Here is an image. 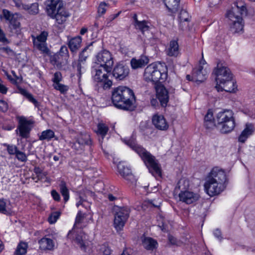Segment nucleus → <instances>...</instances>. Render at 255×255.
Segmentation results:
<instances>
[{
    "label": "nucleus",
    "mask_w": 255,
    "mask_h": 255,
    "mask_svg": "<svg viewBox=\"0 0 255 255\" xmlns=\"http://www.w3.org/2000/svg\"><path fill=\"white\" fill-rule=\"evenodd\" d=\"M33 43L35 48L43 53L48 54L49 52L46 42L35 41V38H33Z\"/></svg>",
    "instance_id": "obj_38"
},
{
    "label": "nucleus",
    "mask_w": 255,
    "mask_h": 255,
    "mask_svg": "<svg viewBox=\"0 0 255 255\" xmlns=\"http://www.w3.org/2000/svg\"><path fill=\"white\" fill-rule=\"evenodd\" d=\"M86 218V215L83 213L81 211H79L76 217L75 223L73 228L71 231H70L68 233V236L73 232H75L76 229H82L85 227L86 225L84 222V220Z\"/></svg>",
    "instance_id": "obj_21"
},
{
    "label": "nucleus",
    "mask_w": 255,
    "mask_h": 255,
    "mask_svg": "<svg viewBox=\"0 0 255 255\" xmlns=\"http://www.w3.org/2000/svg\"><path fill=\"white\" fill-rule=\"evenodd\" d=\"M246 11L245 5H242L240 7L237 5L236 7L229 10L226 14V16L230 20V22H232L239 19V18H242V15Z\"/></svg>",
    "instance_id": "obj_13"
},
{
    "label": "nucleus",
    "mask_w": 255,
    "mask_h": 255,
    "mask_svg": "<svg viewBox=\"0 0 255 255\" xmlns=\"http://www.w3.org/2000/svg\"><path fill=\"white\" fill-rule=\"evenodd\" d=\"M38 7V3L37 2H34L30 4V5L25 4L23 10L27 11L30 14L35 15L39 12Z\"/></svg>",
    "instance_id": "obj_37"
},
{
    "label": "nucleus",
    "mask_w": 255,
    "mask_h": 255,
    "mask_svg": "<svg viewBox=\"0 0 255 255\" xmlns=\"http://www.w3.org/2000/svg\"><path fill=\"white\" fill-rule=\"evenodd\" d=\"M180 0H163V2L168 9L172 13L177 12L179 7Z\"/></svg>",
    "instance_id": "obj_24"
},
{
    "label": "nucleus",
    "mask_w": 255,
    "mask_h": 255,
    "mask_svg": "<svg viewBox=\"0 0 255 255\" xmlns=\"http://www.w3.org/2000/svg\"><path fill=\"white\" fill-rule=\"evenodd\" d=\"M3 146L6 147L7 151L10 155H15L18 150L17 147L13 144H8L7 143H3Z\"/></svg>",
    "instance_id": "obj_43"
},
{
    "label": "nucleus",
    "mask_w": 255,
    "mask_h": 255,
    "mask_svg": "<svg viewBox=\"0 0 255 255\" xmlns=\"http://www.w3.org/2000/svg\"><path fill=\"white\" fill-rule=\"evenodd\" d=\"M28 246L24 242H20L17 247L16 250L14 253L15 255H23L27 251Z\"/></svg>",
    "instance_id": "obj_40"
},
{
    "label": "nucleus",
    "mask_w": 255,
    "mask_h": 255,
    "mask_svg": "<svg viewBox=\"0 0 255 255\" xmlns=\"http://www.w3.org/2000/svg\"><path fill=\"white\" fill-rule=\"evenodd\" d=\"M18 90L19 93L22 94V95L24 96L26 98L28 96V95L29 94V92L27 91L26 90L23 89L22 88L19 87Z\"/></svg>",
    "instance_id": "obj_63"
},
{
    "label": "nucleus",
    "mask_w": 255,
    "mask_h": 255,
    "mask_svg": "<svg viewBox=\"0 0 255 255\" xmlns=\"http://www.w3.org/2000/svg\"><path fill=\"white\" fill-rule=\"evenodd\" d=\"M0 212L8 215L11 212V209L6 206V202L3 199H0Z\"/></svg>",
    "instance_id": "obj_42"
},
{
    "label": "nucleus",
    "mask_w": 255,
    "mask_h": 255,
    "mask_svg": "<svg viewBox=\"0 0 255 255\" xmlns=\"http://www.w3.org/2000/svg\"><path fill=\"white\" fill-rule=\"evenodd\" d=\"M213 120H214V118H213V112H212V110L209 109V110H208L207 114L205 116V117H204L205 123H206L208 122V123L211 124L213 123Z\"/></svg>",
    "instance_id": "obj_48"
},
{
    "label": "nucleus",
    "mask_w": 255,
    "mask_h": 255,
    "mask_svg": "<svg viewBox=\"0 0 255 255\" xmlns=\"http://www.w3.org/2000/svg\"><path fill=\"white\" fill-rule=\"evenodd\" d=\"M51 194L54 200L56 201L60 200V195L55 190H52L51 192Z\"/></svg>",
    "instance_id": "obj_56"
},
{
    "label": "nucleus",
    "mask_w": 255,
    "mask_h": 255,
    "mask_svg": "<svg viewBox=\"0 0 255 255\" xmlns=\"http://www.w3.org/2000/svg\"><path fill=\"white\" fill-rule=\"evenodd\" d=\"M106 4L105 3H101L98 7V12L101 14H104L106 11Z\"/></svg>",
    "instance_id": "obj_58"
},
{
    "label": "nucleus",
    "mask_w": 255,
    "mask_h": 255,
    "mask_svg": "<svg viewBox=\"0 0 255 255\" xmlns=\"http://www.w3.org/2000/svg\"><path fill=\"white\" fill-rule=\"evenodd\" d=\"M157 97L162 107H166L169 100L168 92L162 85H159L156 88Z\"/></svg>",
    "instance_id": "obj_16"
},
{
    "label": "nucleus",
    "mask_w": 255,
    "mask_h": 255,
    "mask_svg": "<svg viewBox=\"0 0 255 255\" xmlns=\"http://www.w3.org/2000/svg\"><path fill=\"white\" fill-rule=\"evenodd\" d=\"M112 101L117 108L132 111L135 108V97L132 90L125 86H119L112 92Z\"/></svg>",
    "instance_id": "obj_4"
},
{
    "label": "nucleus",
    "mask_w": 255,
    "mask_h": 255,
    "mask_svg": "<svg viewBox=\"0 0 255 255\" xmlns=\"http://www.w3.org/2000/svg\"><path fill=\"white\" fill-rule=\"evenodd\" d=\"M122 140L141 157L153 175H161V168L157 160L148 151L136 143L135 136L133 133L129 139L124 138Z\"/></svg>",
    "instance_id": "obj_3"
},
{
    "label": "nucleus",
    "mask_w": 255,
    "mask_h": 255,
    "mask_svg": "<svg viewBox=\"0 0 255 255\" xmlns=\"http://www.w3.org/2000/svg\"><path fill=\"white\" fill-rule=\"evenodd\" d=\"M13 1L15 6H16L19 9H23L26 4L23 3L21 0H13Z\"/></svg>",
    "instance_id": "obj_55"
},
{
    "label": "nucleus",
    "mask_w": 255,
    "mask_h": 255,
    "mask_svg": "<svg viewBox=\"0 0 255 255\" xmlns=\"http://www.w3.org/2000/svg\"><path fill=\"white\" fill-rule=\"evenodd\" d=\"M129 73V69L128 66L121 62L117 63L112 71V75L117 81L125 80Z\"/></svg>",
    "instance_id": "obj_11"
},
{
    "label": "nucleus",
    "mask_w": 255,
    "mask_h": 255,
    "mask_svg": "<svg viewBox=\"0 0 255 255\" xmlns=\"http://www.w3.org/2000/svg\"><path fill=\"white\" fill-rule=\"evenodd\" d=\"M48 36V32L46 31H43L36 38L33 37V38H35V41L46 42Z\"/></svg>",
    "instance_id": "obj_45"
},
{
    "label": "nucleus",
    "mask_w": 255,
    "mask_h": 255,
    "mask_svg": "<svg viewBox=\"0 0 255 255\" xmlns=\"http://www.w3.org/2000/svg\"><path fill=\"white\" fill-rule=\"evenodd\" d=\"M15 156L19 161L21 162H26L27 160V157L26 154L19 150L15 154Z\"/></svg>",
    "instance_id": "obj_49"
},
{
    "label": "nucleus",
    "mask_w": 255,
    "mask_h": 255,
    "mask_svg": "<svg viewBox=\"0 0 255 255\" xmlns=\"http://www.w3.org/2000/svg\"><path fill=\"white\" fill-rule=\"evenodd\" d=\"M108 128H95L94 131L99 136H101L102 139L107 134Z\"/></svg>",
    "instance_id": "obj_50"
},
{
    "label": "nucleus",
    "mask_w": 255,
    "mask_h": 255,
    "mask_svg": "<svg viewBox=\"0 0 255 255\" xmlns=\"http://www.w3.org/2000/svg\"><path fill=\"white\" fill-rule=\"evenodd\" d=\"M227 176L222 169L215 167L208 174L204 187L206 193L210 196L220 194L226 187Z\"/></svg>",
    "instance_id": "obj_2"
},
{
    "label": "nucleus",
    "mask_w": 255,
    "mask_h": 255,
    "mask_svg": "<svg viewBox=\"0 0 255 255\" xmlns=\"http://www.w3.org/2000/svg\"><path fill=\"white\" fill-rule=\"evenodd\" d=\"M101 67L95 68L92 71L93 79L95 82L101 83L104 89L110 88L112 85V81L108 79L107 72L103 73Z\"/></svg>",
    "instance_id": "obj_10"
},
{
    "label": "nucleus",
    "mask_w": 255,
    "mask_h": 255,
    "mask_svg": "<svg viewBox=\"0 0 255 255\" xmlns=\"http://www.w3.org/2000/svg\"><path fill=\"white\" fill-rule=\"evenodd\" d=\"M234 114L232 111L225 110L219 112L216 117V121L218 125L222 128H235L236 126Z\"/></svg>",
    "instance_id": "obj_8"
},
{
    "label": "nucleus",
    "mask_w": 255,
    "mask_h": 255,
    "mask_svg": "<svg viewBox=\"0 0 255 255\" xmlns=\"http://www.w3.org/2000/svg\"><path fill=\"white\" fill-rule=\"evenodd\" d=\"M54 135V132L52 130L50 129H47L41 132V135L39 136V139L40 140H46L48 141L51 138H53Z\"/></svg>",
    "instance_id": "obj_39"
},
{
    "label": "nucleus",
    "mask_w": 255,
    "mask_h": 255,
    "mask_svg": "<svg viewBox=\"0 0 255 255\" xmlns=\"http://www.w3.org/2000/svg\"><path fill=\"white\" fill-rule=\"evenodd\" d=\"M0 51L4 52L7 54L12 51L11 49L8 46L2 47L1 44H0Z\"/></svg>",
    "instance_id": "obj_62"
},
{
    "label": "nucleus",
    "mask_w": 255,
    "mask_h": 255,
    "mask_svg": "<svg viewBox=\"0 0 255 255\" xmlns=\"http://www.w3.org/2000/svg\"><path fill=\"white\" fill-rule=\"evenodd\" d=\"M166 73L161 72L156 63L148 65L144 69L143 73L144 80L147 82L156 84L157 83H162L167 78Z\"/></svg>",
    "instance_id": "obj_6"
},
{
    "label": "nucleus",
    "mask_w": 255,
    "mask_h": 255,
    "mask_svg": "<svg viewBox=\"0 0 255 255\" xmlns=\"http://www.w3.org/2000/svg\"><path fill=\"white\" fill-rule=\"evenodd\" d=\"M84 141H83L82 138H78L76 142L72 143L71 147L76 150V152L80 153L84 148L85 144L91 145L92 141L89 134L84 135Z\"/></svg>",
    "instance_id": "obj_17"
},
{
    "label": "nucleus",
    "mask_w": 255,
    "mask_h": 255,
    "mask_svg": "<svg viewBox=\"0 0 255 255\" xmlns=\"http://www.w3.org/2000/svg\"><path fill=\"white\" fill-rule=\"evenodd\" d=\"M100 250L104 255H110L111 253V250L110 248L106 246H103Z\"/></svg>",
    "instance_id": "obj_54"
},
{
    "label": "nucleus",
    "mask_w": 255,
    "mask_h": 255,
    "mask_svg": "<svg viewBox=\"0 0 255 255\" xmlns=\"http://www.w3.org/2000/svg\"><path fill=\"white\" fill-rule=\"evenodd\" d=\"M18 90L19 93L22 94V95L24 96L26 98L28 96V95L29 94V92L27 91L26 90L23 89L22 88L19 87Z\"/></svg>",
    "instance_id": "obj_64"
},
{
    "label": "nucleus",
    "mask_w": 255,
    "mask_h": 255,
    "mask_svg": "<svg viewBox=\"0 0 255 255\" xmlns=\"http://www.w3.org/2000/svg\"><path fill=\"white\" fill-rule=\"evenodd\" d=\"M68 58L57 53L54 54L50 57L51 64L56 66L58 69H60L63 66L66 65L68 63Z\"/></svg>",
    "instance_id": "obj_20"
},
{
    "label": "nucleus",
    "mask_w": 255,
    "mask_h": 255,
    "mask_svg": "<svg viewBox=\"0 0 255 255\" xmlns=\"http://www.w3.org/2000/svg\"><path fill=\"white\" fill-rule=\"evenodd\" d=\"M142 244L144 248L147 250H153L157 246V242L150 237H144L142 239Z\"/></svg>",
    "instance_id": "obj_28"
},
{
    "label": "nucleus",
    "mask_w": 255,
    "mask_h": 255,
    "mask_svg": "<svg viewBox=\"0 0 255 255\" xmlns=\"http://www.w3.org/2000/svg\"><path fill=\"white\" fill-rule=\"evenodd\" d=\"M0 42H2L3 44H8L9 43V41L8 39L5 37L4 33L3 31L0 28Z\"/></svg>",
    "instance_id": "obj_53"
},
{
    "label": "nucleus",
    "mask_w": 255,
    "mask_h": 255,
    "mask_svg": "<svg viewBox=\"0 0 255 255\" xmlns=\"http://www.w3.org/2000/svg\"><path fill=\"white\" fill-rule=\"evenodd\" d=\"M216 85L215 88L218 91H225L227 92H235L237 89L236 82L233 79V74L230 69L218 62L216 67L213 71Z\"/></svg>",
    "instance_id": "obj_1"
},
{
    "label": "nucleus",
    "mask_w": 255,
    "mask_h": 255,
    "mask_svg": "<svg viewBox=\"0 0 255 255\" xmlns=\"http://www.w3.org/2000/svg\"><path fill=\"white\" fill-rule=\"evenodd\" d=\"M45 10L47 15L54 19L58 24H63L70 16V13L64 6L62 0H46Z\"/></svg>",
    "instance_id": "obj_5"
},
{
    "label": "nucleus",
    "mask_w": 255,
    "mask_h": 255,
    "mask_svg": "<svg viewBox=\"0 0 255 255\" xmlns=\"http://www.w3.org/2000/svg\"><path fill=\"white\" fill-rule=\"evenodd\" d=\"M39 249L43 251H52L54 247L53 241L48 238L44 237L38 241Z\"/></svg>",
    "instance_id": "obj_23"
},
{
    "label": "nucleus",
    "mask_w": 255,
    "mask_h": 255,
    "mask_svg": "<svg viewBox=\"0 0 255 255\" xmlns=\"http://www.w3.org/2000/svg\"><path fill=\"white\" fill-rule=\"evenodd\" d=\"M189 180L185 178H182L179 180L176 186L175 192L177 193L179 191V192H182V191L189 190Z\"/></svg>",
    "instance_id": "obj_27"
},
{
    "label": "nucleus",
    "mask_w": 255,
    "mask_h": 255,
    "mask_svg": "<svg viewBox=\"0 0 255 255\" xmlns=\"http://www.w3.org/2000/svg\"><path fill=\"white\" fill-rule=\"evenodd\" d=\"M178 196L179 200L187 204H190L197 201L199 198L197 193L190 190L179 192Z\"/></svg>",
    "instance_id": "obj_14"
},
{
    "label": "nucleus",
    "mask_w": 255,
    "mask_h": 255,
    "mask_svg": "<svg viewBox=\"0 0 255 255\" xmlns=\"http://www.w3.org/2000/svg\"><path fill=\"white\" fill-rule=\"evenodd\" d=\"M75 241L80 249L84 251H86L90 244L88 236L82 231L76 235Z\"/></svg>",
    "instance_id": "obj_18"
},
{
    "label": "nucleus",
    "mask_w": 255,
    "mask_h": 255,
    "mask_svg": "<svg viewBox=\"0 0 255 255\" xmlns=\"http://www.w3.org/2000/svg\"><path fill=\"white\" fill-rule=\"evenodd\" d=\"M134 25L136 29H139L142 34H144L145 31L149 30V26L148 22L145 20L139 21L137 20L136 15H134Z\"/></svg>",
    "instance_id": "obj_29"
},
{
    "label": "nucleus",
    "mask_w": 255,
    "mask_h": 255,
    "mask_svg": "<svg viewBox=\"0 0 255 255\" xmlns=\"http://www.w3.org/2000/svg\"><path fill=\"white\" fill-rule=\"evenodd\" d=\"M130 210L127 207H118L116 211L114 226L117 230H121L125 226L129 214Z\"/></svg>",
    "instance_id": "obj_9"
},
{
    "label": "nucleus",
    "mask_w": 255,
    "mask_h": 255,
    "mask_svg": "<svg viewBox=\"0 0 255 255\" xmlns=\"http://www.w3.org/2000/svg\"><path fill=\"white\" fill-rule=\"evenodd\" d=\"M231 30L233 33L242 32L243 31L244 23L243 18H239V19L229 23Z\"/></svg>",
    "instance_id": "obj_25"
},
{
    "label": "nucleus",
    "mask_w": 255,
    "mask_h": 255,
    "mask_svg": "<svg viewBox=\"0 0 255 255\" xmlns=\"http://www.w3.org/2000/svg\"><path fill=\"white\" fill-rule=\"evenodd\" d=\"M97 63L99 67L104 69L105 72L110 73L114 64L113 57L111 53L107 50H104L98 53L96 56Z\"/></svg>",
    "instance_id": "obj_7"
},
{
    "label": "nucleus",
    "mask_w": 255,
    "mask_h": 255,
    "mask_svg": "<svg viewBox=\"0 0 255 255\" xmlns=\"http://www.w3.org/2000/svg\"><path fill=\"white\" fill-rule=\"evenodd\" d=\"M254 132V128H244L238 136V141L242 143H245Z\"/></svg>",
    "instance_id": "obj_32"
},
{
    "label": "nucleus",
    "mask_w": 255,
    "mask_h": 255,
    "mask_svg": "<svg viewBox=\"0 0 255 255\" xmlns=\"http://www.w3.org/2000/svg\"><path fill=\"white\" fill-rule=\"evenodd\" d=\"M53 87L55 89L58 90L61 94H65L69 90V87L67 85L61 84L60 83L53 84Z\"/></svg>",
    "instance_id": "obj_44"
},
{
    "label": "nucleus",
    "mask_w": 255,
    "mask_h": 255,
    "mask_svg": "<svg viewBox=\"0 0 255 255\" xmlns=\"http://www.w3.org/2000/svg\"><path fill=\"white\" fill-rule=\"evenodd\" d=\"M208 71L203 66L195 68L192 72V80L194 82H203L207 78Z\"/></svg>",
    "instance_id": "obj_15"
},
{
    "label": "nucleus",
    "mask_w": 255,
    "mask_h": 255,
    "mask_svg": "<svg viewBox=\"0 0 255 255\" xmlns=\"http://www.w3.org/2000/svg\"><path fill=\"white\" fill-rule=\"evenodd\" d=\"M30 129L31 128H17L16 133L21 138H27L29 136Z\"/></svg>",
    "instance_id": "obj_41"
},
{
    "label": "nucleus",
    "mask_w": 255,
    "mask_h": 255,
    "mask_svg": "<svg viewBox=\"0 0 255 255\" xmlns=\"http://www.w3.org/2000/svg\"><path fill=\"white\" fill-rule=\"evenodd\" d=\"M18 126L17 128H28L34 126V121L31 118H27L23 116L17 117Z\"/></svg>",
    "instance_id": "obj_30"
},
{
    "label": "nucleus",
    "mask_w": 255,
    "mask_h": 255,
    "mask_svg": "<svg viewBox=\"0 0 255 255\" xmlns=\"http://www.w3.org/2000/svg\"><path fill=\"white\" fill-rule=\"evenodd\" d=\"M93 42L90 43V44L86 46L79 53V59L78 60L84 62L85 63L86 61L89 56V54L91 52V49H90V47L93 44Z\"/></svg>",
    "instance_id": "obj_36"
},
{
    "label": "nucleus",
    "mask_w": 255,
    "mask_h": 255,
    "mask_svg": "<svg viewBox=\"0 0 255 255\" xmlns=\"http://www.w3.org/2000/svg\"><path fill=\"white\" fill-rule=\"evenodd\" d=\"M214 236L217 238L218 240H219L220 241H221L222 239V234H221V232L220 230L219 229H216L214 231Z\"/></svg>",
    "instance_id": "obj_60"
},
{
    "label": "nucleus",
    "mask_w": 255,
    "mask_h": 255,
    "mask_svg": "<svg viewBox=\"0 0 255 255\" xmlns=\"http://www.w3.org/2000/svg\"><path fill=\"white\" fill-rule=\"evenodd\" d=\"M7 88H6L1 83H0V93L2 94H6L7 92Z\"/></svg>",
    "instance_id": "obj_61"
},
{
    "label": "nucleus",
    "mask_w": 255,
    "mask_h": 255,
    "mask_svg": "<svg viewBox=\"0 0 255 255\" xmlns=\"http://www.w3.org/2000/svg\"><path fill=\"white\" fill-rule=\"evenodd\" d=\"M85 63L81 62L79 60H75L72 63V66L77 71V75L79 79L81 78L82 73L85 72L84 65Z\"/></svg>",
    "instance_id": "obj_33"
},
{
    "label": "nucleus",
    "mask_w": 255,
    "mask_h": 255,
    "mask_svg": "<svg viewBox=\"0 0 255 255\" xmlns=\"http://www.w3.org/2000/svg\"><path fill=\"white\" fill-rule=\"evenodd\" d=\"M62 80V75L60 72H56L54 73V78L52 79V81L54 83L53 84H56L60 83Z\"/></svg>",
    "instance_id": "obj_52"
},
{
    "label": "nucleus",
    "mask_w": 255,
    "mask_h": 255,
    "mask_svg": "<svg viewBox=\"0 0 255 255\" xmlns=\"http://www.w3.org/2000/svg\"><path fill=\"white\" fill-rule=\"evenodd\" d=\"M26 98L31 103H32L35 107H37L38 106V102L34 98L32 94L29 93L28 96L26 97Z\"/></svg>",
    "instance_id": "obj_57"
},
{
    "label": "nucleus",
    "mask_w": 255,
    "mask_h": 255,
    "mask_svg": "<svg viewBox=\"0 0 255 255\" xmlns=\"http://www.w3.org/2000/svg\"><path fill=\"white\" fill-rule=\"evenodd\" d=\"M117 167L119 174L125 179L130 182L134 181V176L129 168L125 166V165L122 163L118 164Z\"/></svg>",
    "instance_id": "obj_19"
},
{
    "label": "nucleus",
    "mask_w": 255,
    "mask_h": 255,
    "mask_svg": "<svg viewBox=\"0 0 255 255\" xmlns=\"http://www.w3.org/2000/svg\"><path fill=\"white\" fill-rule=\"evenodd\" d=\"M2 13L5 19L9 21L10 28L11 30L14 31H13V32L18 34L20 31V23L17 16L14 14H11L10 11L7 9H3Z\"/></svg>",
    "instance_id": "obj_12"
},
{
    "label": "nucleus",
    "mask_w": 255,
    "mask_h": 255,
    "mask_svg": "<svg viewBox=\"0 0 255 255\" xmlns=\"http://www.w3.org/2000/svg\"><path fill=\"white\" fill-rule=\"evenodd\" d=\"M60 213L59 212L52 213L48 218V221L50 224H54L60 216Z\"/></svg>",
    "instance_id": "obj_47"
},
{
    "label": "nucleus",
    "mask_w": 255,
    "mask_h": 255,
    "mask_svg": "<svg viewBox=\"0 0 255 255\" xmlns=\"http://www.w3.org/2000/svg\"><path fill=\"white\" fill-rule=\"evenodd\" d=\"M179 18L181 22L182 21H188L189 20V16L187 12V11L185 9H181L180 13Z\"/></svg>",
    "instance_id": "obj_46"
},
{
    "label": "nucleus",
    "mask_w": 255,
    "mask_h": 255,
    "mask_svg": "<svg viewBox=\"0 0 255 255\" xmlns=\"http://www.w3.org/2000/svg\"><path fill=\"white\" fill-rule=\"evenodd\" d=\"M167 54L170 56H177L179 53V46L175 40L170 41L169 47L166 51Z\"/></svg>",
    "instance_id": "obj_31"
},
{
    "label": "nucleus",
    "mask_w": 255,
    "mask_h": 255,
    "mask_svg": "<svg viewBox=\"0 0 255 255\" xmlns=\"http://www.w3.org/2000/svg\"><path fill=\"white\" fill-rule=\"evenodd\" d=\"M57 54L69 58V52L67 47L66 46H62L59 51L57 52Z\"/></svg>",
    "instance_id": "obj_51"
},
{
    "label": "nucleus",
    "mask_w": 255,
    "mask_h": 255,
    "mask_svg": "<svg viewBox=\"0 0 255 255\" xmlns=\"http://www.w3.org/2000/svg\"><path fill=\"white\" fill-rule=\"evenodd\" d=\"M149 62V59L146 56H141L138 59L132 58L130 60V65L133 69L140 68L146 65Z\"/></svg>",
    "instance_id": "obj_22"
},
{
    "label": "nucleus",
    "mask_w": 255,
    "mask_h": 255,
    "mask_svg": "<svg viewBox=\"0 0 255 255\" xmlns=\"http://www.w3.org/2000/svg\"><path fill=\"white\" fill-rule=\"evenodd\" d=\"M59 188L60 192L64 198L65 202H67L69 199V192L66 186V182L64 181H61L59 184Z\"/></svg>",
    "instance_id": "obj_35"
},
{
    "label": "nucleus",
    "mask_w": 255,
    "mask_h": 255,
    "mask_svg": "<svg viewBox=\"0 0 255 255\" xmlns=\"http://www.w3.org/2000/svg\"><path fill=\"white\" fill-rule=\"evenodd\" d=\"M152 123L155 128H166V123L164 117L162 116L154 115L152 118Z\"/></svg>",
    "instance_id": "obj_34"
},
{
    "label": "nucleus",
    "mask_w": 255,
    "mask_h": 255,
    "mask_svg": "<svg viewBox=\"0 0 255 255\" xmlns=\"http://www.w3.org/2000/svg\"><path fill=\"white\" fill-rule=\"evenodd\" d=\"M82 38L80 36H77L71 38L68 42V46L73 53L76 52L81 46Z\"/></svg>",
    "instance_id": "obj_26"
},
{
    "label": "nucleus",
    "mask_w": 255,
    "mask_h": 255,
    "mask_svg": "<svg viewBox=\"0 0 255 255\" xmlns=\"http://www.w3.org/2000/svg\"><path fill=\"white\" fill-rule=\"evenodd\" d=\"M8 106L6 102L2 100H0V110L4 112L7 111Z\"/></svg>",
    "instance_id": "obj_59"
}]
</instances>
